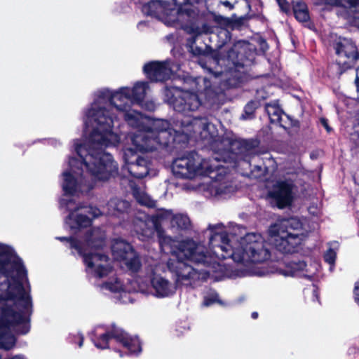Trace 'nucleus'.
<instances>
[{
    "instance_id": "obj_1",
    "label": "nucleus",
    "mask_w": 359,
    "mask_h": 359,
    "mask_svg": "<svg viewBox=\"0 0 359 359\" xmlns=\"http://www.w3.org/2000/svg\"><path fill=\"white\" fill-rule=\"evenodd\" d=\"M129 93V87H121L116 91L97 90L93 102L84 114L83 137L73 142L75 154L95 180L104 181L117 172V163L104 149L117 147L121 142L120 135L114 130V122L119 115H123L128 124L136 130L161 128L160 134L163 137L168 136L170 123L130 109V104L134 102Z\"/></svg>"
},
{
    "instance_id": "obj_2",
    "label": "nucleus",
    "mask_w": 359,
    "mask_h": 359,
    "mask_svg": "<svg viewBox=\"0 0 359 359\" xmlns=\"http://www.w3.org/2000/svg\"><path fill=\"white\" fill-rule=\"evenodd\" d=\"M205 233H208V247L210 252H204V248L196 245L193 240L182 241H174L170 237H162L160 245L162 251L170 254L167 261V267L175 274L176 283L183 285H192L200 279H205L210 271L199 273L188 264L210 265L216 264L217 259L231 257L239 263L244 261L247 245V230L240 225H234L231 232V238H228L224 226L222 224L209 225Z\"/></svg>"
},
{
    "instance_id": "obj_3",
    "label": "nucleus",
    "mask_w": 359,
    "mask_h": 359,
    "mask_svg": "<svg viewBox=\"0 0 359 359\" xmlns=\"http://www.w3.org/2000/svg\"><path fill=\"white\" fill-rule=\"evenodd\" d=\"M182 133L187 136H198L201 139L207 140L215 153V156L203 158L194 154L177 158L172 163L173 174L178 177L187 179L205 177V182L197 189L210 196H219L229 193L231 188L222 180V176L226 173V168L219 162H231L236 158L235 154L228 149L230 141L217 137L215 126L205 118L182 121Z\"/></svg>"
},
{
    "instance_id": "obj_4",
    "label": "nucleus",
    "mask_w": 359,
    "mask_h": 359,
    "mask_svg": "<svg viewBox=\"0 0 359 359\" xmlns=\"http://www.w3.org/2000/svg\"><path fill=\"white\" fill-rule=\"evenodd\" d=\"M13 253L0 243V278L8 281L5 295L0 297V348L4 349L15 344L11 327L27 322L32 306L26 270L20 261L12 260Z\"/></svg>"
},
{
    "instance_id": "obj_5",
    "label": "nucleus",
    "mask_w": 359,
    "mask_h": 359,
    "mask_svg": "<svg viewBox=\"0 0 359 359\" xmlns=\"http://www.w3.org/2000/svg\"><path fill=\"white\" fill-rule=\"evenodd\" d=\"M117 174L118 172L108 180ZM96 182L106 180H98L92 177L76 154V156L69 158L68 168L62 174V187L65 196L60 201V205L66 206L70 211L65 220V224L70 229L85 228L91 224L93 218H97L102 214L118 217L128 210L129 203L126 201L116 198L111 199L102 211L92 206L74 207V201L68 198L79 196L81 194L88 192Z\"/></svg>"
},
{
    "instance_id": "obj_6",
    "label": "nucleus",
    "mask_w": 359,
    "mask_h": 359,
    "mask_svg": "<svg viewBox=\"0 0 359 359\" xmlns=\"http://www.w3.org/2000/svg\"><path fill=\"white\" fill-rule=\"evenodd\" d=\"M161 264H156L151 269L149 283L139 276L135 280L137 287L128 280L125 282L119 277H111L107 281L97 283L103 292H109L116 294L124 304L131 302L129 294L133 291H140L145 294H151L158 298H165L173 295L176 292V285L158 273L163 270Z\"/></svg>"
},
{
    "instance_id": "obj_7",
    "label": "nucleus",
    "mask_w": 359,
    "mask_h": 359,
    "mask_svg": "<svg viewBox=\"0 0 359 359\" xmlns=\"http://www.w3.org/2000/svg\"><path fill=\"white\" fill-rule=\"evenodd\" d=\"M161 128L137 130L129 135L133 147L123 150V160L128 172L137 178H142L149 173V163L143 158H136V152L149 151L161 145H167L171 137V131L167 129L168 136L160 134Z\"/></svg>"
},
{
    "instance_id": "obj_8",
    "label": "nucleus",
    "mask_w": 359,
    "mask_h": 359,
    "mask_svg": "<svg viewBox=\"0 0 359 359\" xmlns=\"http://www.w3.org/2000/svg\"><path fill=\"white\" fill-rule=\"evenodd\" d=\"M104 238V232L100 228L93 227L86 231L81 241L66 237L58 239L69 241L71 248H75L83 256L88 276L100 279L108 276L112 270L110 261L106 255L93 252L102 246Z\"/></svg>"
},
{
    "instance_id": "obj_9",
    "label": "nucleus",
    "mask_w": 359,
    "mask_h": 359,
    "mask_svg": "<svg viewBox=\"0 0 359 359\" xmlns=\"http://www.w3.org/2000/svg\"><path fill=\"white\" fill-rule=\"evenodd\" d=\"M302 223L297 217L281 219L278 223L271 224L268 230L270 241L275 248L283 254H292L298 252L303 241L304 235L301 233Z\"/></svg>"
},
{
    "instance_id": "obj_10",
    "label": "nucleus",
    "mask_w": 359,
    "mask_h": 359,
    "mask_svg": "<svg viewBox=\"0 0 359 359\" xmlns=\"http://www.w3.org/2000/svg\"><path fill=\"white\" fill-rule=\"evenodd\" d=\"M113 338L131 354H137L142 351L141 343L137 337L130 336L116 326L95 327L92 340L97 348L104 349L109 347V341Z\"/></svg>"
},
{
    "instance_id": "obj_11",
    "label": "nucleus",
    "mask_w": 359,
    "mask_h": 359,
    "mask_svg": "<svg viewBox=\"0 0 359 359\" xmlns=\"http://www.w3.org/2000/svg\"><path fill=\"white\" fill-rule=\"evenodd\" d=\"M333 48L337 55V74L339 77L359 60V47L352 39L339 36L333 42Z\"/></svg>"
},
{
    "instance_id": "obj_12",
    "label": "nucleus",
    "mask_w": 359,
    "mask_h": 359,
    "mask_svg": "<svg viewBox=\"0 0 359 359\" xmlns=\"http://www.w3.org/2000/svg\"><path fill=\"white\" fill-rule=\"evenodd\" d=\"M270 244L260 233H248V276H263L264 272L255 269V264L263 263L271 258Z\"/></svg>"
},
{
    "instance_id": "obj_13",
    "label": "nucleus",
    "mask_w": 359,
    "mask_h": 359,
    "mask_svg": "<svg viewBox=\"0 0 359 359\" xmlns=\"http://www.w3.org/2000/svg\"><path fill=\"white\" fill-rule=\"evenodd\" d=\"M172 216L173 213L167 210H161L152 217L143 215L137 217L135 221V229L141 235L142 240L151 237L155 231L161 236L160 226L167 223L171 225Z\"/></svg>"
},
{
    "instance_id": "obj_14",
    "label": "nucleus",
    "mask_w": 359,
    "mask_h": 359,
    "mask_svg": "<svg viewBox=\"0 0 359 359\" xmlns=\"http://www.w3.org/2000/svg\"><path fill=\"white\" fill-rule=\"evenodd\" d=\"M165 100L171 104L174 109L178 112L186 113L195 111L201 104L198 95L177 88L165 89Z\"/></svg>"
},
{
    "instance_id": "obj_15",
    "label": "nucleus",
    "mask_w": 359,
    "mask_h": 359,
    "mask_svg": "<svg viewBox=\"0 0 359 359\" xmlns=\"http://www.w3.org/2000/svg\"><path fill=\"white\" fill-rule=\"evenodd\" d=\"M294 184L287 180H280L268 191L267 197L271 205L283 210L290 206L293 202Z\"/></svg>"
},
{
    "instance_id": "obj_16",
    "label": "nucleus",
    "mask_w": 359,
    "mask_h": 359,
    "mask_svg": "<svg viewBox=\"0 0 359 359\" xmlns=\"http://www.w3.org/2000/svg\"><path fill=\"white\" fill-rule=\"evenodd\" d=\"M111 250L114 259L128 270L135 272L140 269V259L129 243L123 240H116L112 244Z\"/></svg>"
},
{
    "instance_id": "obj_17",
    "label": "nucleus",
    "mask_w": 359,
    "mask_h": 359,
    "mask_svg": "<svg viewBox=\"0 0 359 359\" xmlns=\"http://www.w3.org/2000/svg\"><path fill=\"white\" fill-rule=\"evenodd\" d=\"M264 106V111L267 114L271 123L276 124L285 130H288L292 128H299L300 127L298 120L292 118L284 112L278 100L265 102Z\"/></svg>"
},
{
    "instance_id": "obj_18",
    "label": "nucleus",
    "mask_w": 359,
    "mask_h": 359,
    "mask_svg": "<svg viewBox=\"0 0 359 359\" xmlns=\"http://www.w3.org/2000/svg\"><path fill=\"white\" fill-rule=\"evenodd\" d=\"M174 71V65H171L170 61L151 62L144 67L147 76L155 81H163L170 79Z\"/></svg>"
},
{
    "instance_id": "obj_19",
    "label": "nucleus",
    "mask_w": 359,
    "mask_h": 359,
    "mask_svg": "<svg viewBox=\"0 0 359 359\" xmlns=\"http://www.w3.org/2000/svg\"><path fill=\"white\" fill-rule=\"evenodd\" d=\"M268 49V43L259 32L248 36V62L255 64V56L265 55Z\"/></svg>"
},
{
    "instance_id": "obj_20",
    "label": "nucleus",
    "mask_w": 359,
    "mask_h": 359,
    "mask_svg": "<svg viewBox=\"0 0 359 359\" xmlns=\"http://www.w3.org/2000/svg\"><path fill=\"white\" fill-rule=\"evenodd\" d=\"M149 91V83L145 81H137L134 83L132 88L129 87V95L132 102L140 105H142V102Z\"/></svg>"
},
{
    "instance_id": "obj_21",
    "label": "nucleus",
    "mask_w": 359,
    "mask_h": 359,
    "mask_svg": "<svg viewBox=\"0 0 359 359\" xmlns=\"http://www.w3.org/2000/svg\"><path fill=\"white\" fill-rule=\"evenodd\" d=\"M268 97L269 93L263 86L256 89L255 99L248 102V119H252L255 117V111L264 104L263 102Z\"/></svg>"
},
{
    "instance_id": "obj_22",
    "label": "nucleus",
    "mask_w": 359,
    "mask_h": 359,
    "mask_svg": "<svg viewBox=\"0 0 359 359\" xmlns=\"http://www.w3.org/2000/svg\"><path fill=\"white\" fill-rule=\"evenodd\" d=\"M263 4L260 0H248V21L252 22L253 19H257L262 24L265 17L262 14Z\"/></svg>"
},
{
    "instance_id": "obj_23",
    "label": "nucleus",
    "mask_w": 359,
    "mask_h": 359,
    "mask_svg": "<svg viewBox=\"0 0 359 359\" xmlns=\"http://www.w3.org/2000/svg\"><path fill=\"white\" fill-rule=\"evenodd\" d=\"M292 11L295 19L299 22L310 21V14L307 5L303 1H292Z\"/></svg>"
},
{
    "instance_id": "obj_24",
    "label": "nucleus",
    "mask_w": 359,
    "mask_h": 359,
    "mask_svg": "<svg viewBox=\"0 0 359 359\" xmlns=\"http://www.w3.org/2000/svg\"><path fill=\"white\" fill-rule=\"evenodd\" d=\"M191 225V222L187 215L184 214H173L171 226L180 229H187Z\"/></svg>"
},
{
    "instance_id": "obj_25",
    "label": "nucleus",
    "mask_w": 359,
    "mask_h": 359,
    "mask_svg": "<svg viewBox=\"0 0 359 359\" xmlns=\"http://www.w3.org/2000/svg\"><path fill=\"white\" fill-rule=\"evenodd\" d=\"M133 195L137 201L143 205L152 207L154 205V201L144 191L139 189H134Z\"/></svg>"
},
{
    "instance_id": "obj_26",
    "label": "nucleus",
    "mask_w": 359,
    "mask_h": 359,
    "mask_svg": "<svg viewBox=\"0 0 359 359\" xmlns=\"http://www.w3.org/2000/svg\"><path fill=\"white\" fill-rule=\"evenodd\" d=\"M267 172L268 168L266 166L255 165L254 168L248 173V178L264 181Z\"/></svg>"
},
{
    "instance_id": "obj_27",
    "label": "nucleus",
    "mask_w": 359,
    "mask_h": 359,
    "mask_svg": "<svg viewBox=\"0 0 359 359\" xmlns=\"http://www.w3.org/2000/svg\"><path fill=\"white\" fill-rule=\"evenodd\" d=\"M216 303L219 304H224V303L219 300L217 294L215 292H212L209 294L205 296L203 304L205 306H210Z\"/></svg>"
},
{
    "instance_id": "obj_28",
    "label": "nucleus",
    "mask_w": 359,
    "mask_h": 359,
    "mask_svg": "<svg viewBox=\"0 0 359 359\" xmlns=\"http://www.w3.org/2000/svg\"><path fill=\"white\" fill-rule=\"evenodd\" d=\"M288 266L291 269V273L293 275L296 271H304L307 266L306 262L303 260H292L288 263Z\"/></svg>"
},
{
    "instance_id": "obj_29",
    "label": "nucleus",
    "mask_w": 359,
    "mask_h": 359,
    "mask_svg": "<svg viewBox=\"0 0 359 359\" xmlns=\"http://www.w3.org/2000/svg\"><path fill=\"white\" fill-rule=\"evenodd\" d=\"M314 4L316 6H339L341 5V0H315Z\"/></svg>"
},
{
    "instance_id": "obj_30",
    "label": "nucleus",
    "mask_w": 359,
    "mask_h": 359,
    "mask_svg": "<svg viewBox=\"0 0 359 359\" xmlns=\"http://www.w3.org/2000/svg\"><path fill=\"white\" fill-rule=\"evenodd\" d=\"M278 3L280 10L285 13H288L290 11V4L287 2V0H276Z\"/></svg>"
},
{
    "instance_id": "obj_31",
    "label": "nucleus",
    "mask_w": 359,
    "mask_h": 359,
    "mask_svg": "<svg viewBox=\"0 0 359 359\" xmlns=\"http://www.w3.org/2000/svg\"><path fill=\"white\" fill-rule=\"evenodd\" d=\"M325 260L329 264H333L335 262L336 259V253L332 250L330 249L328 252L325 255Z\"/></svg>"
},
{
    "instance_id": "obj_32",
    "label": "nucleus",
    "mask_w": 359,
    "mask_h": 359,
    "mask_svg": "<svg viewBox=\"0 0 359 359\" xmlns=\"http://www.w3.org/2000/svg\"><path fill=\"white\" fill-rule=\"evenodd\" d=\"M353 294L355 302L359 305V280L355 283Z\"/></svg>"
},
{
    "instance_id": "obj_33",
    "label": "nucleus",
    "mask_w": 359,
    "mask_h": 359,
    "mask_svg": "<svg viewBox=\"0 0 359 359\" xmlns=\"http://www.w3.org/2000/svg\"><path fill=\"white\" fill-rule=\"evenodd\" d=\"M320 123L322 126L325 128L327 132L330 133V131L332 130V128L329 126L328 120L326 118H320Z\"/></svg>"
},
{
    "instance_id": "obj_34",
    "label": "nucleus",
    "mask_w": 359,
    "mask_h": 359,
    "mask_svg": "<svg viewBox=\"0 0 359 359\" xmlns=\"http://www.w3.org/2000/svg\"><path fill=\"white\" fill-rule=\"evenodd\" d=\"M259 142H260V141H257V140H255L253 139H248V151L250 149L254 148L256 146H257L259 144Z\"/></svg>"
},
{
    "instance_id": "obj_35",
    "label": "nucleus",
    "mask_w": 359,
    "mask_h": 359,
    "mask_svg": "<svg viewBox=\"0 0 359 359\" xmlns=\"http://www.w3.org/2000/svg\"><path fill=\"white\" fill-rule=\"evenodd\" d=\"M201 81H203L204 83V85H205V92L207 93L208 90H209V87H210V82L205 79H201V78H198L197 79V80L196 81V83H199Z\"/></svg>"
},
{
    "instance_id": "obj_36",
    "label": "nucleus",
    "mask_w": 359,
    "mask_h": 359,
    "mask_svg": "<svg viewBox=\"0 0 359 359\" xmlns=\"http://www.w3.org/2000/svg\"><path fill=\"white\" fill-rule=\"evenodd\" d=\"M250 70L248 69V81L249 80H252V79H257V78H260V77H264V76H266V75L264 74H251L250 72Z\"/></svg>"
},
{
    "instance_id": "obj_37",
    "label": "nucleus",
    "mask_w": 359,
    "mask_h": 359,
    "mask_svg": "<svg viewBox=\"0 0 359 359\" xmlns=\"http://www.w3.org/2000/svg\"><path fill=\"white\" fill-rule=\"evenodd\" d=\"M78 338L79 339V346L81 347L83 346V336L81 334H79L78 335Z\"/></svg>"
},
{
    "instance_id": "obj_38",
    "label": "nucleus",
    "mask_w": 359,
    "mask_h": 359,
    "mask_svg": "<svg viewBox=\"0 0 359 359\" xmlns=\"http://www.w3.org/2000/svg\"><path fill=\"white\" fill-rule=\"evenodd\" d=\"M259 316V314L257 311H254L251 313V317L253 319H257Z\"/></svg>"
},
{
    "instance_id": "obj_39",
    "label": "nucleus",
    "mask_w": 359,
    "mask_h": 359,
    "mask_svg": "<svg viewBox=\"0 0 359 359\" xmlns=\"http://www.w3.org/2000/svg\"><path fill=\"white\" fill-rule=\"evenodd\" d=\"M149 110H153L154 109V103H150L148 106L145 107Z\"/></svg>"
},
{
    "instance_id": "obj_40",
    "label": "nucleus",
    "mask_w": 359,
    "mask_h": 359,
    "mask_svg": "<svg viewBox=\"0 0 359 359\" xmlns=\"http://www.w3.org/2000/svg\"><path fill=\"white\" fill-rule=\"evenodd\" d=\"M269 129L268 128H266V129H262L261 131H259V134H258V136H261L262 133H264L266 131H267Z\"/></svg>"
},
{
    "instance_id": "obj_41",
    "label": "nucleus",
    "mask_w": 359,
    "mask_h": 359,
    "mask_svg": "<svg viewBox=\"0 0 359 359\" xmlns=\"http://www.w3.org/2000/svg\"><path fill=\"white\" fill-rule=\"evenodd\" d=\"M238 276H245V271H241V273Z\"/></svg>"
},
{
    "instance_id": "obj_42",
    "label": "nucleus",
    "mask_w": 359,
    "mask_h": 359,
    "mask_svg": "<svg viewBox=\"0 0 359 359\" xmlns=\"http://www.w3.org/2000/svg\"><path fill=\"white\" fill-rule=\"evenodd\" d=\"M355 82L357 83V86H359L358 83H359V77H357L356 79H355Z\"/></svg>"
},
{
    "instance_id": "obj_43",
    "label": "nucleus",
    "mask_w": 359,
    "mask_h": 359,
    "mask_svg": "<svg viewBox=\"0 0 359 359\" xmlns=\"http://www.w3.org/2000/svg\"><path fill=\"white\" fill-rule=\"evenodd\" d=\"M225 6H229V2L228 1H225L223 3Z\"/></svg>"
},
{
    "instance_id": "obj_44",
    "label": "nucleus",
    "mask_w": 359,
    "mask_h": 359,
    "mask_svg": "<svg viewBox=\"0 0 359 359\" xmlns=\"http://www.w3.org/2000/svg\"><path fill=\"white\" fill-rule=\"evenodd\" d=\"M28 331V329L27 328L25 331L22 332L23 333H27Z\"/></svg>"
},
{
    "instance_id": "obj_45",
    "label": "nucleus",
    "mask_w": 359,
    "mask_h": 359,
    "mask_svg": "<svg viewBox=\"0 0 359 359\" xmlns=\"http://www.w3.org/2000/svg\"><path fill=\"white\" fill-rule=\"evenodd\" d=\"M250 26H251V24L248 23V29L250 27Z\"/></svg>"
},
{
    "instance_id": "obj_46",
    "label": "nucleus",
    "mask_w": 359,
    "mask_h": 359,
    "mask_svg": "<svg viewBox=\"0 0 359 359\" xmlns=\"http://www.w3.org/2000/svg\"><path fill=\"white\" fill-rule=\"evenodd\" d=\"M0 290H3V287H1V285H0Z\"/></svg>"
}]
</instances>
